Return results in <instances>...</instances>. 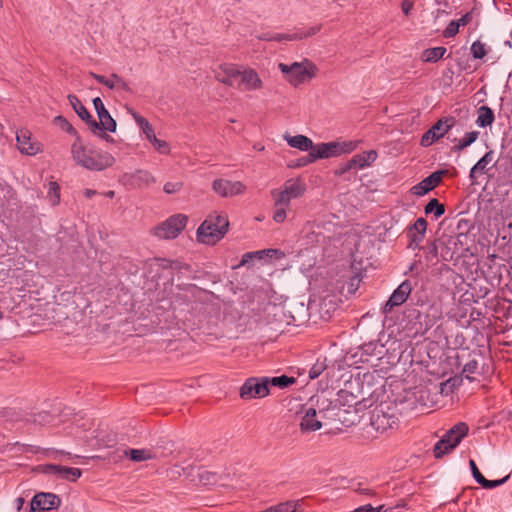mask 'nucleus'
I'll list each match as a JSON object with an SVG mask.
<instances>
[{
	"label": "nucleus",
	"instance_id": "nucleus-1",
	"mask_svg": "<svg viewBox=\"0 0 512 512\" xmlns=\"http://www.w3.org/2000/svg\"><path fill=\"white\" fill-rule=\"evenodd\" d=\"M70 152L73 161L88 170L101 171L111 166L114 160L110 154L86 146L79 135L71 144Z\"/></svg>",
	"mask_w": 512,
	"mask_h": 512
},
{
	"label": "nucleus",
	"instance_id": "nucleus-2",
	"mask_svg": "<svg viewBox=\"0 0 512 512\" xmlns=\"http://www.w3.org/2000/svg\"><path fill=\"white\" fill-rule=\"evenodd\" d=\"M228 227L229 220L227 215L213 212L198 227L196 232L197 241L207 245H214L225 236Z\"/></svg>",
	"mask_w": 512,
	"mask_h": 512
},
{
	"label": "nucleus",
	"instance_id": "nucleus-3",
	"mask_svg": "<svg viewBox=\"0 0 512 512\" xmlns=\"http://www.w3.org/2000/svg\"><path fill=\"white\" fill-rule=\"evenodd\" d=\"M278 68L284 75L286 81L294 87L310 81L318 72L317 66L308 59L292 64L279 63Z\"/></svg>",
	"mask_w": 512,
	"mask_h": 512
},
{
	"label": "nucleus",
	"instance_id": "nucleus-4",
	"mask_svg": "<svg viewBox=\"0 0 512 512\" xmlns=\"http://www.w3.org/2000/svg\"><path fill=\"white\" fill-rule=\"evenodd\" d=\"M397 405L392 402H381L371 412L370 424L379 433H385L388 430L398 426Z\"/></svg>",
	"mask_w": 512,
	"mask_h": 512
},
{
	"label": "nucleus",
	"instance_id": "nucleus-5",
	"mask_svg": "<svg viewBox=\"0 0 512 512\" xmlns=\"http://www.w3.org/2000/svg\"><path fill=\"white\" fill-rule=\"evenodd\" d=\"M358 146L357 141L328 142L314 145L313 150L306 156L304 163H313L318 159L337 157L341 154L350 153Z\"/></svg>",
	"mask_w": 512,
	"mask_h": 512
},
{
	"label": "nucleus",
	"instance_id": "nucleus-6",
	"mask_svg": "<svg viewBox=\"0 0 512 512\" xmlns=\"http://www.w3.org/2000/svg\"><path fill=\"white\" fill-rule=\"evenodd\" d=\"M468 431V425L464 422H459L448 431H446L441 439L434 445V457L440 459L444 455L454 450L462 441V439L467 436Z\"/></svg>",
	"mask_w": 512,
	"mask_h": 512
},
{
	"label": "nucleus",
	"instance_id": "nucleus-7",
	"mask_svg": "<svg viewBox=\"0 0 512 512\" xmlns=\"http://www.w3.org/2000/svg\"><path fill=\"white\" fill-rule=\"evenodd\" d=\"M363 389V382L360 379H354L345 383L344 388L338 392V396L343 405L349 407L362 405L371 406L372 401L367 398Z\"/></svg>",
	"mask_w": 512,
	"mask_h": 512
},
{
	"label": "nucleus",
	"instance_id": "nucleus-8",
	"mask_svg": "<svg viewBox=\"0 0 512 512\" xmlns=\"http://www.w3.org/2000/svg\"><path fill=\"white\" fill-rule=\"evenodd\" d=\"M306 191V184L301 178H291L284 182L279 189H273L271 196L280 205H289L292 199L300 198Z\"/></svg>",
	"mask_w": 512,
	"mask_h": 512
},
{
	"label": "nucleus",
	"instance_id": "nucleus-9",
	"mask_svg": "<svg viewBox=\"0 0 512 512\" xmlns=\"http://www.w3.org/2000/svg\"><path fill=\"white\" fill-rule=\"evenodd\" d=\"M188 217L175 214L152 229V234L160 239H175L186 227Z\"/></svg>",
	"mask_w": 512,
	"mask_h": 512
},
{
	"label": "nucleus",
	"instance_id": "nucleus-10",
	"mask_svg": "<svg viewBox=\"0 0 512 512\" xmlns=\"http://www.w3.org/2000/svg\"><path fill=\"white\" fill-rule=\"evenodd\" d=\"M188 473V480L194 485L198 486H227V480L229 475L218 474L213 471H209L203 467L190 468Z\"/></svg>",
	"mask_w": 512,
	"mask_h": 512
},
{
	"label": "nucleus",
	"instance_id": "nucleus-11",
	"mask_svg": "<svg viewBox=\"0 0 512 512\" xmlns=\"http://www.w3.org/2000/svg\"><path fill=\"white\" fill-rule=\"evenodd\" d=\"M270 393L267 377H250L241 386L239 396L243 400L264 398Z\"/></svg>",
	"mask_w": 512,
	"mask_h": 512
},
{
	"label": "nucleus",
	"instance_id": "nucleus-12",
	"mask_svg": "<svg viewBox=\"0 0 512 512\" xmlns=\"http://www.w3.org/2000/svg\"><path fill=\"white\" fill-rule=\"evenodd\" d=\"M321 30V25H316L303 30H297L294 33H272L265 32L257 35V39L261 41H299L314 36Z\"/></svg>",
	"mask_w": 512,
	"mask_h": 512
},
{
	"label": "nucleus",
	"instance_id": "nucleus-13",
	"mask_svg": "<svg viewBox=\"0 0 512 512\" xmlns=\"http://www.w3.org/2000/svg\"><path fill=\"white\" fill-rule=\"evenodd\" d=\"M172 265L173 263L165 258L148 259L143 262L141 276L152 282L157 281L165 272L172 270Z\"/></svg>",
	"mask_w": 512,
	"mask_h": 512
},
{
	"label": "nucleus",
	"instance_id": "nucleus-14",
	"mask_svg": "<svg viewBox=\"0 0 512 512\" xmlns=\"http://www.w3.org/2000/svg\"><path fill=\"white\" fill-rule=\"evenodd\" d=\"M237 88L240 91L250 92L263 88V81L259 74L250 67H239Z\"/></svg>",
	"mask_w": 512,
	"mask_h": 512
},
{
	"label": "nucleus",
	"instance_id": "nucleus-15",
	"mask_svg": "<svg viewBox=\"0 0 512 512\" xmlns=\"http://www.w3.org/2000/svg\"><path fill=\"white\" fill-rule=\"evenodd\" d=\"M453 118H442L439 119L428 131H426L421 138V145L423 147H429L436 140L443 137L453 127Z\"/></svg>",
	"mask_w": 512,
	"mask_h": 512
},
{
	"label": "nucleus",
	"instance_id": "nucleus-16",
	"mask_svg": "<svg viewBox=\"0 0 512 512\" xmlns=\"http://www.w3.org/2000/svg\"><path fill=\"white\" fill-rule=\"evenodd\" d=\"M213 191L221 197H233L246 191V186L240 181L216 179L212 183Z\"/></svg>",
	"mask_w": 512,
	"mask_h": 512
},
{
	"label": "nucleus",
	"instance_id": "nucleus-17",
	"mask_svg": "<svg viewBox=\"0 0 512 512\" xmlns=\"http://www.w3.org/2000/svg\"><path fill=\"white\" fill-rule=\"evenodd\" d=\"M427 231V221L420 217L414 224L407 227V237L409 238L408 248L416 250L421 248V243L425 238Z\"/></svg>",
	"mask_w": 512,
	"mask_h": 512
},
{
	"label": "nucleus",
	"instance_id": "nucleus-18",
	"mask_svg": "<svg viewBox=\"0 0 512 512\" xmlns=\"http://www.w3.org/2000/svg\"><path fill=\"white\" fill-rule=\"evenodd\" d=\"M42 472L48 475H53L58 479L75 482L82 475L79 468L66 467L56 464H46L42 467Z\"/></svg>",
	"mask_w": 512,
	"mask_h": 512
},
{
	"label": "nucleus",
	"instance_id": "nucleus-19",
	"mask_svg": "<svg viewBox=\"0 0 512 512\" xmlns=\"http://www.w3.org/2000/svg\"><path fill=\"white\" fill-rule=\"evenodd\" d=\"M61 505V499L53 493L40 492L36 494L30 504V512L36 510H53Z\"/></svg>",
	"mask_w": 512,
	"mask_h": 512
},
{
	"label": "nucleus",
	"instance_id": "nucleus-20",
	"mask_svg": "<svg viewBox=\"0 0 512 512\" xmlns=\"http://www.w3.org/2000/svg\"><path fill=\"white\" fill-rule=\"evenodd\" d=\"M16 141L21 153L26 155H36L42 151L41 144L31 140V133L26 129H21L16 133Z\"/></svg>",
	"mask_w": 512,
	"mask_h": 512
},
{
	"label": "nucleus",
	"instance_id": "nucleus-21",
	"mask_svg": "<svg viewBox=\"0 0 512 512\" xmlns=\"http://www.w3.org/2000/svg\"><path fill=\"white\" fill-rule=\"evenodd\" d=\"M93 105L99 118V122H97L99 128L96 129V132H101L103 130L114 132L116 129V122L105 108L103 101L100 99V97H96L93 99Z\"/></svg>",
	"mask_w": 512,
	"mask_h": 512
},
{
	"label": "nucleus",
	"instance_id": "nucleus-22",
	"mask_svg": "<svg viewBox=\"0 0 512 512\" xmlns=\"http://www.w3.org/2000/svg\"><path fill=\"white\" fill-rule=\"evenodd\" d=\"M444 171L433 172L421 182L412 187V193L417 196H423L436 188L442 181Z\"/></svg>",
	"mask_w": 512,
	"mask_h": 512
},
{
	"label": "nucleus",
	"instance_id": "nucleus-23",
	"mask_svg": "<svg viewBox=\"0 0 512 512\" xmlns=\"http://www.w3.org/2000/svg\"><path fill=\"white\" fill-rule=\"evenodd\" d=\"M239 67L233 64H224L219 66L215 73V78L222 84L233 86L234 80L238 79Z\"/></svg>",
	"mask_w": 512,
	"mask_h": 512
},
{
	"label": "nucleus",
	"instance_id": "nucleus-24",
	"mask_svg": "<svg viewBox=\"0 0 512 512\" xmlns=\"http://www.w3.org/2000/svg\"><path fill=\"white\" fill-rule=\"evenodd\" d=\"M68 100L77 115L87 123L92 132L96 133V129L99 128V125L95 120L92 119L91 115L78 99V97L75 95H68Z\"/></svg>",
	"mask_w": 512,
	"mask_h": 512
},
{
	"label": "nucleus",
	"instance_id": "nucleus-25",
	"mask_svg": "<svg viewBox=\"0 0 512 512\" xmlns=\"http://www.w3.org/2000/svg\"><path fill=\"white\" fill-rule=\"evenodd\" d=\"M320 416H318L315 408H308L305 411L300 423V429L303 432H314L322 427Z\"/></svg>",
	"mask_w": 512,
	"mask_h": 512
},
{
	"label": "nucleus",
	"instance_id": "nucleus-26",
	"mask_svg": "<svg viewBox=\"0 0 512 512\" xmlns=\"http://www.w3.org/2000/svg\"><path fill=\"white\" fill-rule=\"evenodd\" d=\"M412 291V286L409 280L403 281L397 289L394 290L390 296L387 305L390 307L402 305L408 298Z\"/></svg>",
	"mask_w": 512,
	"mask_h": 512
},
{
	"label": "nucleus",
	"instance_id": "nucleus-27",
	"mask_svg": "<svg viewBox=\"0 0 512 512\" xmlns=\"http://www.w3.org/2000/svg\"><path fill=\"white\" fill-rule=\"evenodd\" d=\"M261 512H304L301 500H288L271 506Z\"/></svg>",
	"mask_w": 512,
	"mask_h": 512
},
{
	"label": "nucleus",
	"instance_id": "nucleus-28",
	"mask_svg": "<svg viewBox=\"0 0 512 512\" xmlns=\"http://www.w3.org/2000/svg\"><path fill=\"white\" fill-rule=\"evenodd\" d=\"M287 143L293 147L297 148L301 151H309V153L314 148L313 141L304 135H296V136H285L284 137Z\"/></svg>",
	"mask_w": 512,
	"mask_h": 512
},
{
	"label": "nucleus",
	"instance_id": "nucleus-29",
	"mask_svg": "<svg viewBox=\"0 0 512 512\" xmlns=\"http://www.w3.org/2000/svg\"><path fill=\"white\" fill-rule=\"evenodd\" d=\"M316 403L317 408L315 409L321 419L332 418V416L335 415L333 412L336 410V405H332V402L328 398L317 396Z\"/></svg>",
	"mask_w": 512,
	"mask_h": 512
},
{
	"label": "nucleus",
	"instance_id": "nucleus-30",
	"mask_svg": "<svg viewBox=\"0 0 512 512\" xmlns=\"http://www.w3.org/2000/svg\"><path fill=\"white\" fill-rule=\"evenodd\" d=\"M155 182L152 174L146 170L136 171L130 179V185L137 188H145Z\"/></svg>",
	"mask_w": 512,
	"mask_h": 512
},
{
	"label": "nucleus",
	"instance_id": "nucleus-31",
	"mask_svg": "<svg viewBox=\"0 0 512 512\" xmlns=\"http://www.w3.org/2000/svg\"><path fill=\"white\" fill-rule=\"evenodd\" d=\"M377 158V152L374 150L364 151L360 154L354 155L350 160L354 168L362 169L369 166Z\"/></svg>",
	"mask_w": 512,
	"mask_h": 512
},
{
	"label": "nucleus",
	"instance_id": "nucleus-32",
	"mask_svg": "<svg viewBox=\"0 0 512 512\" xmlns=\"http://www.w3.org/2000/svg\"><path fill=\"white\" fill-rule=\"evenodd\" d=\"M130 115L133 117L140 133L145 137V139L151 138V136L155 133L152 125L149 121L140 115L137 112L130 110Z\"/></svg>",
	"mask_w": 512,
	"mask_h": 512
},
{
	"label": "nucleus",
	"instance_id": "nucleus-33",
	"mask_svg": "<svg viewBox=\"0 0 512 512\" xmlns=\"http://www.w3.org/2000/svg\"><path fill=\"white\" fill-rule=\"evenodd\" d=\"M494 112L488 106H480L477 110L476 124L479 127L485 128L494 122Z\"/></svg>",
	"mask_w": 512,
	"mask_h": 512
},
{
	"label": "nucleus",
	"instance_id": "nucleus-34",
	"mask_svg": "<svg viewBox=\"0 0 512 512\" xmlns=\"http://www.w3.org/2000/svg\"><path fill=\"white\" fill-rule=\"evenodd\" d=\"M447 52L445 47H433L425 49L421 54V59L423 62L435 63L438 60L442 59Z\"/></svg>",
	"mask_w": 512,
	"mask_h": 512
},
{
	"label": "nucleus",
	"instance_id": "nucleus-35",
	"mask_svg": "<svg viewBox=\"0 0 512 512\" xmlns=\"http://www.w3.org/2000/svg\"><path fill=\"white\" fill-rule=\"evenodd\" d=\"M494 159L493 151H488L470 170V178L473 180L476 174H482L485 172L486 167Z\"/></svg>",
	"mask_w": 512,
	"mask_h": 512
},
{
	"label": "nucleus",
	"instance_id": "nucleus-36",
	"mask_svg": "<svg viewBox=\"0 0 512 512\" xmlns=\"http://www.w3.org/2000/svg\"><path fill=\"white\" fill-rule=\"evenodd\" d=\"M156 458V453L152 449H130V461L142 462L153 460Z\"/></svg>",
	"mask_w": 512,
	"mask_h": 512
},
{
	"label": "nucleus",
	"instance_id": "nucleus-37",
	"mask_svg": "<svg viewBox=\"0 0 512 512\" xmlns=\"http://www.w3.org/2000/svg\"><path fill=\"white\" fill-rule=\"evenodd\" d=\"M426 214H433L436 219L445 213V207L436 198L431 199L425 206Z\"/></svg>",
	"mask_w": 512,
	"mask_h": 512
},
{
	"label": "nucleus",
	"instance_id": "nucleus-38",
	"mask_svg": "<svg viewBox=\"0 0 512 512\" xmlns=\"http://www.w3.org/2000/svg\"><path fill=\"white\" fill-rule=\"evenodd\" d=\"M105 86L116 91L127 90L126 82L116 74H112L110 77L106 78Z\"/></svg>",
	"mask_w": 512,
	"mask_h": 512
},
{
	"label": "nucleus",
	"instance_id": "nucleus-39",
	"mask_svg": "<svg viewBox=\"0 0 512 512\" xmlns=\"http://www.w3.org/2000/svg\"><path fill=\"white\" fill-rule=\"evenodd\" d=\"M190 468H193L192 465H188L187 467H181L179 465H174L166 470V476L171 480H176L181 476H185L188 479V471Z\"/></svg>",
	"mask_w": 512,
	"mask_h": 512
},
{
	"label": "nucleus",
	"instance_id": "nucleus-40",
	"mask_svg": "<svg viewBox=\"0 0 512 512\" xmlns=\"http://www.w3.org/2000/svg\"><path fill=\"white\" fill-rule=\"evenodd\" d=\"M268 386L272 385L279 388H286L296 382V379L294 377H288L286 375L278 376V377H272L268 378Z\"/></svg>",
	"mask_w": 512,
	"mask_h": 512
},
{
	"label": "nucleus",
	"instance_id": "nucleus-41",
	"mask_svg": "<svg viewBox=\"0 0 512 512\" xmlns=\"http://www.w3.org/2000/svg\"><path fill=\"white\" fill-rule=\"evenodd\" d=\"M479 132L478 131H471L464 135L462 139L459 140L458 144L453 147L455 151H461L465 149L466 147L470 146L472 143H474L478 138Z\"/></svg>",
	"mask_w": 512,
	"mask_h": 512
},
{
	"label": "nucleus",
	"instance_id": "nucleus-42",
	"mask_svg": "<svg viewBox=\"0 0 512 512\" xmlns=\"http://www.w3.org/2000/svg\"><path fill=\"white\" fill-rule=\"evenodd\" d=\"M273 201H274V211H273L272 219L276 223H282L285 221V219L287 217V209L289 208V205H280V204H278V200H273Z\"/></svg>",
	"mask_w": 512,
	"mask_h": 512
},
{
	"label": "nucleus",
	"instance_id": "nucleus-43",
	"mask_svg": "<svg viewBox=\"0 0 512 512\" xmlns=\"http://www.w3.org/2000/svg\"><path fill=\"white\" fill-rule=\"evenodd\" d=\"M146 140L149 141L153 145L154 149L158 153L164 154V155L170 153L169 144L164 140L158 139L156 137L155 133L151 136V138H148Z\"/></svg>",
	"mask_w": 512,
	"mask_h": 512
},
{
	"label": "nucleus",
	"instance_id": "nucleus-44",
	"mask_svg": "<svg viewBox=\"0 0 512 512\" xmlns=\"http://www.w3.org/2000/svg\"><path fill=\"white\" fill-rule=\"evenodd\" d=\"M54 122L64 131L73 135L76 138L78 135L76 129L67 121L63 116H57L54 119Z\"/></svg>",
	"mask_w": 512,
	"mask_h": 512
},
{
	"label": "nucleus",
	"instance_id": "nucleus-45",
	"mask_svg": "<svg viewBox=\"0 0 512 512\" xmlns=\"http://www.w3.org/2000/svg\"><path fill=\"white\" fill-rule=\"evenodd\" d=\"M48 198L52 205H56L60 201V187L56 182L49 183Z\"/></svg>",
	"mask_w": 512,
	"mask_h": 512
},
{
	"label": "nucleus",
	"instance_id": "nucleus-46",
	"mask_svg": "<svg viewBox=\"0 0 512 512\" xmlns=\"http://www.w3.org/2000/svg\"><path fill=\"white\" fill-rule=\"evenodd\" d=\"M471 53H472V56L475 58V59H482L483 57H485V55L487 54V51L485 49V44H483L482 42L480 41H475L472 45H471Z\"/></svg>",
	"mask_w": 512,
	"mask_h": 512
},
{
	"label": "nucleus",
	"instance_id": "nucleus-47",
	"mask_svg": "<svg viewBox=\"0 0 512 512\" xmlns=\"http://www.w3.org/2000/svg\"><path fill=\"white\" fill-rule=\"evenodd\" d=\"M183 188L182 181L166 182L163 186V190L166 194H175Z\"/></svg>",
	"mask_w": 512,
	"mask_h": 512
},
{
	"label": "nucleus",
	"instance_id": "nucleus-48",
	"mask_svg": "<svg viewBox=\"0 0 512 512\" xmlns=\"http://www.w3.org/2000/svg\"><path fill=\"white\" fill-rule=\"evenodd\" d=\"M326 369V365L323 361H317L309 370V377L311 379H315L319 377L324 370Z\"/></svg>",
	"mask_w": 512,
	"mask_h": 512
},
{
	"label": "nucleus",
	"instance_id": "nucleus-49",
	"mask_svg": "<svg viewBox=\"0 0 512 512\" xmlns=\"http://www.w3.org/2000/svg\"><path fill=\"white\" fill-rule=\"evenodd\" d=\"M459 28L460 26L457 24V21L453 20L448 24L446 29L443 31V36L445 38H452L458 34Z\"/></svg>",
	"mask_w": 512,
	"mask_h": 512
},
{
	"label": "nucleus",
	"instance_id": "nucleus-50",
	"mask_svg": "<svg viewBox=\"0 0 512 512\" xmlns=\"http://www.w3.org/2000/svg\"><path fill=\"white\" fill-rule=\"evenodd\" d=\"M478 370V362L477 360L473 359L467 362L463 367V373L466 375L467 378H470L471 374H475Z\"/></svg>",
	"mask_w": 512,
	"mask_h": 512
},
{
	"label": "nucleus",
	"instance_id": "nucleus-51",
	"mask_svg": "<svg viewBox=\"0 0 512 512\" xmlns=\"http://www.w3.org/2000/svg\"><path fill=\"white\" fill-rule=\"evenodd\" d=\"M509 476H506L500 480H487L486 478H484V481H482L480 483V485L483 487V488H486V489H492V488H495L497 486H500L502 485L503 483L506 482V480L508 479Z\"/></svg>",
	"mask_w": 512,
	"mask_h": 512
},
{
	"label": "nucleus",
	"instance_id": "nucleus-52",
	"mask_svg": "<svg viewBox=\"0 0 512 512\" xmlns=\"http://www.w3.org/2000/svg\"><path fill=\"white\" fill-rule=\"evenodd\" d=\"M469 465H470V468H471V472H472V475L475 479V481L480 484L482 481H484V476L480 473L476 463L474 460H470L469 461Z\"/></svg>",
	"mask_w": 512,
	"mask_h": 512
},
{
	"label": "nucleus",
	"instance_id": "nucleus-53",
	"mask_svg": "<svg viewBox=\"0 0 512 512\" xmlns=\"http://www.w3.org/2000/svg\"><path fill=\"white\" fill-rule=\"evenodd\" d=\"M351 169H354V167L351 164V160H348L346 163L339 165V167L335 170V175L341 176Z\"/></svg>",
	"mask_w": 512,
	"mask_h": 512
},
{
	"label": "nucleus",
	"instance_id": "nucleus-54",
	"mask_svg": "<svg viewBox=\"0 0 512 512\" xmlns=\"http://www.w3.org/2000/svg\"><path fill=\"white\" fill-rule=\"evenodd\" d=\"M401 9H402L403 13L406 16H408L410 14L411 10L413 9V2L410 0H404L401 3Z\"/></svg>",
	"mask_w": 512,
	"mask_h": 512
},
{
	"label": "nucleus",
	"instance_id": "nucleus-55",
	"mask_svg": "<svg viewBox=\"0 0 512 512\" xmlns=\"http://www.w3.org/2000/svg\"><path fill=\"white\" fill-rule=\"evenodd\" d=\"M472 20V14L470 12L464 14L460 19L456 20L457 24L461 26H466Z\"/></svg>",
	"mask_w": 512,
	"mask_h": 512
},
{
	"label": "nucleus",
	"instance_id": "nucleus-56",
	"mask_svg": "<svg viewBox=\"0 0 512 512\" xmlns=\"http://www.w3.org/2000/svg\"><path fill=\"white\" fill-rule=\"evenodd\" d=\"M90 75L95 79L97 80L99 83L105 85V82H106V78L105 76H102V75H98V74H95L93 72L90 73Z\"/></svg>",
	"mask_w": 512,
	"mask_h": 512
},
{
	"label": "nucleus",
	"instance_id": "nucleus-57",
	"mask_svg": "<svg viewBox=\"0 0 512 512\" xmlns=\"http://www.w3.org/2000/svg\"><path fill=\"white\" fill-rule=\"evenodd\" d=\"M429 252L434 256L437 257L438 250L435 242H432L429 246Z\"/></svg>",
	"mask_w": 512,
	"mask_h": 512
},
{
	"label": "nucleus",
	"instance_id": "nucleus-58",
	"mask_svg": "<svg viewBox=\"0 0 512 512\" xmlns=\"http://www.w3.org/2000/svg\"><path fill=\"white\" fill-rule=\"evenodd\" d=\"M97 194V191L96 190H93V189H85L84 191V195L87 197V198H92L94 195Z\"/></svg>",
	"mask_w": 512,
	"mask_h": 512
},
{
	"label": "nucleus",
	"instance_id": "nucleus-59",
	"mask_svg": "<svg viewBox=\"0 0 512 512\" xmlns=\"http://www.w3.org/2000/svg\"><path fill=\"white\" fill-rule=\"evenodd\" d=\"M24 502H25V500H24V498H22V497H18V498L16 499V504H17V510H18V511L22 509V507H23V505H24Z\"/></svg>",
	"mask_w": 512,
	"mask_h": 512
},
{
	"label": "nucleus",
	"instance_id": "nucleus-60",
	"mask_svg": "<svg viewBox=\"0 0 512 512\" xmlns=\"http://www.w3.org/2000/svg\"><path fill=\"white\" fill-rule=\"evenodd\" d=\"M133 430H136L138 434H141L142 432L145 431V426L143 424H140L139 427L134 426Z\"/></svg>",
	"mask_w": 512,
	"mask_h": 512
},
{
	"label": "nucleus",
	"instance_id": "nucleus-61",
	"mask_svg": "<svg viewBox=\"0 0 512 512\" xmlns=\"http://www.w3.org/2000/svg\"><path fill=\"white\" fill-rule=\"evenodd\" d=\"M250 257H251V254L250 253H246L243 256V259H242L241 263L244 264L247 261V258H250Z\"/></svg>",
	"mask_w": 512,
	"mask_h": 512
},
{
	"label": "nucleus",
	"instance_id": "nucleus-62",
	"mask_svg": "<svg viewBox=\"0 0 512 512\" xmlns=\"http://www.w3.org/2000/svg\"><path fill=\"white\" fill-rule=\"evenodd\" d=\"M306 157L302 158L301 160H299V163L297 164V166H304V165H307L308 163H304Z\"/></svg>",
	"mask_w": 512,
	"mask_h": 512
},
{
	"label": "nucleus",
	"instance_id": "nucleus-63",
	"mask_svg": "<svg viewBox=\"0 0 512 512\" xmlns=\"http://www.w3.org/2000/svg\"><path fill=\"white\" fill-rule=\"evenodd\" d=\"M105 196H106V197H110V198H112V197L114 196V191H108V192H106V193H105Z\"/></svg>",
	"mask_w": 512,
	"mask_h": 512
},
{
	"label": "nucleus",
	"instance_id": "nucleus-64",
	"mask_svg": "<svg viewBox=\"0 0 512 512\" xmlns=\"http://www.w3.org/2000/svg\"><path fill=\"white\" fill-rule=\"evenodd\" d=\"M254 148H255V149H257V150H259V151H262V150L264 149V147H263V146H261V145H259V144H258V145H255V146H254Z\"/></svg>",
	"mask_w": 512,
	"mask_h": 512
}]
</instances>
